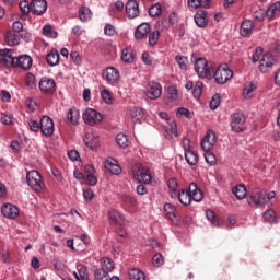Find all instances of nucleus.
<instances>
[{"label": "nucleus", "mask_w": 280, "mask_h": 280, "mask_svg": "<svg viewBox=\"0 0 280 280\" xmlns=\"http://www.w3.org/2000/svg\"><path fill=\"white\" fill-rule=\"evenodd\" d=\"M175 198H178V201L180 205H184V207H189V205H191V200L195 202H202L205 196L202 190L198 188V185H196V183H191L188 188L179 189L178 192H176Z\"/></svg>", "instance_id": "1"}, {"label": "nucleus", "mask_w": 280, "mask_h": 280, "mask_svg": "<svg viewBox=\"0 0 280 280\" xmlns=\"http://www.w3.org/2000/svg\"><path fill=\"white\" fill-rule=\"evenodd\" d=\"M34 61L32 60V57L28 55H22L19 57H14V50L9 49V54L7 56V67H14L23 69L24 71H30L32 69V65Z\"/></svg>", "instance_id": "2"}, {"label": "nucleus", "mask_w": 280, "mask_h": 280, "mask_svg": "<svg viewBox=\"0 0 280 280\" xmlns=\"http://www.w3.org/2000/svg\"><path fill=\"white\" fill-rule=\"evenodd\" d=\"M214 66L209 63L205 58H198L195 61V72L201 80H213Z\"/></svg>", "instance_id": "3"}, {"label": "nucleus", "mask_w": 280, "mask_h": 280, "mask_svg": "<svg viewBox=\"0 0 280 280\" xmlns=\"http://www.w3.org/2000/svg\"><path fill=\"white\" fill-rule=\"evenodd\" d=\"M247 202L249 207H254L255 209L266 207V205H268L266 191H264L261 188H254L249 195V198L247 199Z\"/></svg>", "instance_id": "4"}, {"label": "nucleus", "mask_w": 280, "mask_h": 280, "mask_svg": "<svg viewBox=\"0 0 280 280\" xmlns=\"http://www.w3.org/2000/svg\"><path fill=\"white\" fill-rule=\"evenodd\" d=\"M232 78L233 70H231L226 65H221L217 69L214 68L212 72V80L214 79L217 84H226Z\"/></svg>", "instance_id": "5"}, {"label": "nucleus", "mask_w": 280, "mask_h": 280, "mask_svg": "<svg viewBox=\"0 0 280 280\" xmlns=\"http://www.w3.org/2000/svg\"><path fill=\"white\" fill-rule=\"evenodd\" d=\"M27 185L33 189V191H43L45 189V182H43V176L37 171H31L26 175Z\"/></svg>", "instance_id": "6"}, {"label": "nucleus", "mask_w": 280, "mask_h": 280, "mask_svg": "<svg viewBox=\"0 0 280 280\" xmlns=\"http://www.w3.org/2000/svg\"><path fill=\"white\" fill-rule=\"evenodd\" d=\"M230 126L233 132H243L246 129V116L242 113L232 114Z\"/></svg>", "instance_id": "7"}, {"label": "nucleus", "mask_w": 280, "mask_h": 280, "mask_svg": "<svg viewBox=\"0 0 280 280\" xmlns=\"http://www.w3.org/2000/svg\"><path fill=\"white\" fill-rule=\"evenodd\" d=\"M133 178L138 180L139 183H144L145 185H149V183H152V174L150 173L149 168H143L142 166H136L132 170Z\"/></svg>", "instance_id": "8"}, {"label": "nucleus", "mask_w": 280, "mask_h": 280, "mask_svg": "<svg viewBox=\"0 0 280 280\" xmlns=\"http://www.w3.org/2000/svg\"><path fill=\"white\" fill-rule=\"evenodd\" d=\"M104 117L95 109L88 108L83 113V121L88 124V126H95L96 124H102Z\"/></svg>", "instance_id": "9"}, {"label": "nucleus", "mask_w": 280, "mask_h": 280, "mask_svg": "<svg viewBox=\"0 0 280 280\" xmlns=\"http://www.w3.org/2000/svg\"><path fill=\"white\" fill-rule=\"evenodd\" d=\"M163 94V86L159 82L151 81L147 84L145 95L149 100H159Z\"/></svg>", "instance_id": "10"}, {"label": "nucleus", "mask_w": 280, "mask_h": 280, "mask_svg": "<svg viewBox=\"0 0 280 280\" xmlns=\"http://www.w3.org/2000/svg\"><path fill=\"white\" fill-rule=\"evenodd\" d=\"M38 88L44 95H54L56 93V81L49 77H44L40 79Z\"/></svg>", "instance_id": "11"}, {"label": "nucleus", "mask_w": 280, "mask_h": 280, "mask_svg": "<svg viewBox=\"0 0 280 280\" xmlns=\"http://www.w3.org/2000/svg\"><path fill=\"white\" fill-rule=\"evenodd\" d=\"M102 77L108 84L115 85L119 82V70L114 67H108L103 70Z\"/></svg>", "instance_id": "12"}, {"label": "nucleus", "mask_w": 280, "mask_h": 280, "mask_svg": "<svg viewBox=\"0 0 280 280\" xmlns=\"http://www.w3.org/2000/svg\"><path fill=\"white\" fill-rule=\"evenodd\" d=\"M39 130L45 137L54 135V120L48 116H43L39 124Z\"/></svg>", "instance_id": "13"}, {"label": "nucleus", "mask_w": 280, "mask_h": 280, "mask_svg": "<svg viewBox=\"0 0 280 280\" xmlns=\"http://www.w3.org/2000/svg\"><path fill=\"white\" fill-rule=\"evenodd\" d=\"M275 65V57L271 54L262 55L260 59L259 70L261 73H268Z\"/></svg>", "instance_id": "14"}, {"label": "nucleus", "mask_w": 280, "mask_h": 280, "mask_svg": "<svg viewBox=\"0 0 280 280\" xmlns=\"http://www.w3.org/2000/svg\"><path fill=\"white\" fill-rule=\"evenodd\" d=\"M213 145H215V132L207 131L206 136L201 140L202 151L209 152L213 150Z\"/></svg>", "instance_id": "15"}, {"label": "nucleus", "mask_w": 280, "mask_h": 280, "mask_svg": "<svg viewBox=\"0 0 280 280\" xmlns=\"http://www.w3.org/2000/svg\"><path fill=\"white\" fill-rule=\"evenodd\" d=\"M31 12L37 16H42L47 12V1L45 0H32L31 2Z\"/></svg>", "instance_id": "16"}, {"label": "nucleus", "mask_w": 280, "mask_h": 280, "mask_svg": "<svg viewBox=\"0 0 280 280\" xmlns=\"http://www.w3.org/2000/svg\"><path fill=\"white\" fill-rule=\"evenodd\" d=\"M1 213L4 218L14 220V218L19 217V208L12 203H7V205L2 206Z\"/></svg>", "instance_id": "17"}, {"label": "nucleus", "mask_w": 280, "mask_h": 280, "mask_svg": "<svg viewBox=\"0 0 280 280\" xmlns=\"http://www.w3.org/2000/svg\"><path fill=\"white\" fill-rule=\"evenodd\" d=\"M83 141L90 150H97V147L100 145V137L93 132L85 133Z\"/></svg>", "instance_id": "18"}, {"label": "nucleus", "mask_w": 280, "mask_h": 280, "mask_svg": "<svg viewBox=\"0 0 280 280\" xmlns=\"http://www.w3.org/2000/svg\"><path fill=\"white\" fill-rule=\"evenodd\" d=\"M126 14L129 19L139 16V3L136 0H129L126 4Z\"/></svg>", "instance_id": "19"}, {"label": "nucleus", "mask_w": 280, "mask_h": 280, "mask_svg": "<svg viewBox=\"0 0 280 280\" xmlns=\"http://www.w3.org/2000/svg\"><path fill=\"white\" fill-rule=\"evenodd\" d=\"M105 170H107V172L110 174H115L116 176L121 174V166H119V164H117V160L113 158L105 161Z\"/></svg>", "instance_id": "20"}, {"label": "nucleus", "mask_w": 280, "mask_h": 280, "mask_svg": "<svg viewBox=\"0 0 280 280\" xmlns=\"http://www.w3.org/2000/svg\"><path fill=\"white\" fill-rule=\"evenodd\" d=\"M130 116L133 124H141L145 119V110L141 107H133L130 110Z\"/></svg>", "instance_id": "21"}, {"label": "nucleus", "mask_w": 280, "mask_h": 280, "mask_svg": "<svg viewBox=\"0 0 280 280\" xmlns=\"http://www.w3.org/2000/svg\"><path fill=\"white\" fill-rule=\"evenodd\" d=\"M254 27H255V24L253 23V21L250 20L243 21L240 28L241 36H243L244 38H248V36L253 34Z\"/></svg>", "instance_id": "22"}, {"label": "nucleus", "mask_w": 280, "mask_h": 280, "mask_svg": "<svg viewBox=\"0 0 280 280\" xmlns=\"http://www.w3.org/2000/svg\"><path fill=\"white\" fill-rule=\"evenodd\" d=\"M150 32H151L150 24L142 23L137 27L135 32V38H137V40H141V38H145V36L150 34Z\"/></svg>", "instance_id": "23"}, {"label": "nucleus", "mask_w": 280, "mask_h": 280, "mask_svg": "<svg viewBox=\"0 0 280 280\" xmlns=\"http://www.w3.org/2000/svg\"><path fill=\"white\" fill-rule=\"evenodd\" d=\"M67 121L72 126H78L80 124V110L75 107L70 108L67 113Z\"/></svg>", "instance_id": "24"}, {"label": "nucleus", "mask_w": 280, "mask_h": 280, "mask_svg": "<svg viewBox=\"0 0 280 280\" xmlns=\"http://www.w3.org/2000/svg\"><path fill=\"white\" fill-rule=\"evenodd\" d=\"M108 218L110 224H115V226H121L124 224V215H121V212L117 210L109 211Z\"/></svg>", "instance_id": "25"}, {"label": "nucleus", "mask_w": 280, "mask_h": 280, "mask_svg": "<svg viewBox=\"0 0 280 280\" xmlns=\"http://www.w3.org/2000/svg\"><path fill=\"white\" fill-rule=\"evenodd\" d=\"M167 124L170 127H166L164 137L166 139H172V135L178 137V129L176 128V121L174 119H167Z\"/></svg>", "instance_id": "26"}, {"label": "nucleus", "mask_w": 280, "mask_h": 280, "mask_svg": "<svg viewBox=\"0 0 280 280\" xmlns=\"http://www.w3.org/2000/svg\"><path fill=\"white\" fill-rule=\"evenodd\" d=\"M46 62L50 67H56V65L60 63V52L56 49H51V51L46 57Z\"/></svg>", "instance_id": "27"}, {"label": "nucleus", "mask_w": 280, "mask_h": 280, "mask_svg": "<svg viewBox=\"0 0 280 280\" xmlns=\"http://www.w3.org/2000/svg\"><path fill=\"white\" fill-rule=\"evenodd\" d=\"M195 23L198 27H207V11H198L195 14Z\"/></svg>", "instance_id": "28"}, {"label": "nucleus", "mask_w": 280, "mask_h": 280, "mask_svg": "<svg viewBox=\"0 0 280 280\" xmlns=\"http://www.w3.org/2000/svg\"><path fill=\"white\" fill-rule=\"evenodd\" d=\"M211 0H188V8L197 10V8H209Z\"/></svg>", "instance_id": "29"}, {"label": "nucleus", "mask_w": 280, "mask_h": 280, "mask_svg": "<svg viewBox=\"0 0 280 280\" xmlns=\"http://www.w3.org/2000/svg\"><path fill=\"white\" fill-rule=\"evenodd\" d=\"M164 212H165L166 218H168V220H171L172 222H174L176 220V218H178L176 215V207H174V205H172V203L164 205Z\"/></svg>", "instance_id": "30"}, {"label": "nucleus", "mask_w": 280, "mask_h": 280, "mask_svg": "<svg viewBox=\"0 0 280 280\" xmlns=\"http://www.w3.org/2000/svg\"><path fill=\"white\" fill-rule=\"evenodd\" d=\"M185 159L188 165H191V166L198 165L199 156H198V153L195 152L194 150L186 151Z\"/></svg>", "instance_id": "31"}, {"label": "nucleus", "mask_w": 280, "mask_h": 280, "mask_svg": "<svg viewBox=\"0 0 280 280\" xmlns=\"http://www.w3.org/2000/svg\"><path fill=\"white\" fill-rule=\"evenodd\" d=\"M232 194L236 196L237 200H244L246 198V186L240 184L232 188Z\"/></svg>", "instance_id": "32"}, {"label": "nucleus", "mask_w": 280, "mask_h": 280, "mask_svg": "<svg viewBox=\"0 0 280 280\" xmlns=\"http://www.w3.org/2000/svg\"><path fill=\"white\" fill-rule=\"evenodd\" d=\"M4 38H5L7 45H10L11 47H14L21 43V38H19V35L12 33L11 31H9L5 34Z\"/></svg>", "instance_id": "33"}, {"label": "nucleus", "mask_w": 280, "mask_h": 280, "mask_svg": "<svg viewBox=\"0 0 280 280\" xmlns=\"http://www.w3.org/2000/svg\"><path fill=\"white\" fill-rule=\"evenodd\" d=\"M101 270H105V272H113L115 270V264L108 257H104L101 259Z\"/></svg>", "instance_id": "34"}, {"label": "nucleus", "mask_w": 280, "mask_h": 280, "mask_svg": "<svg viewBox=\"0 0 280 280\" xmlns=\"http://www.w3.org/2000/svg\"><path fill=\"white\" fill-rule=\"evenodd\" d=\"M277 12H280V2H276V3L271 4L265 11V16H267V19H269V21H272V19H275V14H277Z\"/></svg>", "instance_id": "35"}, {"label": "nucleus", "mask_w": 280, "mask_h": 280, "mask_svg": "<svg viewBox=\"0 0 280 280\" xmlns=\"http://www.w3.org/2000/svg\"><path fill=\"white\" fill-rule=\"evenodd\" d=\"M121 60H122V62H127V65H130L135 61V55L132 54V48H124L122 49Z\"/></svg>", "instance_id": "36"}, {"label": "nucleus", "mask_w": 280, "mask_h": 280, "mask_svg": "<svg viewBox=\"0 0 280 280\" xmlns=\"http://www.w3.org/2000/svg\"><path fill=\"white\" fill-rule=\"evenodd\" d=\"M256 90L257 85H255V83H246L243 89V97H245V100H250Z\"/></svg>", "instance_id": "37"}, {"label": "nucleus", "mask_w": 280, "mask_h": 280, "mask_svg": "<svg viewBox=\"0 0 280 280\" xmlns=\"http://www.w3.org/2000/svg\"><path fill=\"white\" fill-rule=\"evenodd\" d=\"M165 100L166 102H176L178 100V90L176 86H168Z\"/></svg>", "instance_id": "38"}, {"label": "nucleus", "mask_w": 280, "mask_h": 280, "mask_svg": "<svg viewBox=\"0 0 280 280\" xmlns=\"http://www.w3.org/2000/svg\"><path fill=\"white\" fill-rule=\"evenodd\" d=\"M25 86L28 91H32L36 88V77L31 72H27L25 75Z\"/></svg>", "instance_id": "39"}, {"label": "nucleus", "mask_w": 280, "mask_h": 280, "mask_svg": "<svg viewBox=\"0 0 280 280\" xmlns=\"http://www.w3.org/2000/svg\"><path fill=\"white\" fill-rule=\"evenodd\" d=\"M129 279L130 280H145V273L143 271L133 268L129 270Z\"/></svg>", "instance_id": "40"}, {"label": "nucleus", "mask_w": 280, "mask_h": 280, "mask_svg": "<svg viewBox=\"0 0 280 280\" xmlns=\"http://www.w3.org/2000/svg\"><path fill=\"white\" fill-rule=\"evenodd\" d=\"M79 19L82 21V23H85V21H90L91 19V9L86 7H81L79 9Z\"/></svg>", "instance_id": "41"}, {"label": "nucleus", "mask_w": 280, "mask_h": 280, "mask_svg": "<svg viewBox=\"0 0 280 280\" xmlns=\"http://www.w3.org/2000/svg\"><path fill=\"white\" fill-rule=\"evenodd\" d=\"M202 89H205V83L201 81H197L195 86L192 88V95L196 100H200L202 95Z\"/></svg>", "instance_id": "42"}, {"label": "nucleus", "mask_w": 280, "mask_h": 280, "mask_svg": "<svg viewBox=\"0 0 280 280\" xmlns=\"http://www.w3.org/2000/svg\"><path fill=\"white\" fill-rule=\"evenodd\" d=\"M19 8L24 16H27V14L32 12V3H30L27 0L20 1Z\"/></svg>", "instance_id": "43"}, {"label": "nucleus", "mask_w": 280, "mask_h": 280, "mask_svg": "<svg viewBox=\"0 0 280 280\" xmlns=\"http://www.w3.org/2000/svg\"><path fill=\"white\" fill-rule=\"evenodd\" d=\"M264 220H266V222H269L270 224H275V222H277V217L275 214V210L269 209L266 212H264L262 214Z\"/></svg>", "instance_id": "44"}, {"label": "nucleus", "mask_w": 280, "mask_h": 280, "mask_svg": "<svg viewBox=\"0 0 280 280\" xmlns=\"http://www.w3.org/2000/svg\"><path fill=\"white\" fill-rule=\"evenodd\" d=\"M116 142L120 148H128L129 141H128V136L124 133H118L116 137Z\"/></svg>", "instance_id": "45"}, {"label": "nucleus", "mask_w": 280, "mask_h": 280, "mask_svg": "<svg viewBox=\"0 0 280 280\" xmlns=\"http://www.w3.org/2000/svg\"><path fill=\"white\" fill-rule=\"evenodd\" d=\"M206 218L212 222L213 226H220V220H218V217L213 210H206Z\"/></svg>", "instance_id": "46"}, {"label": "nucleus", "mask_w": 280, "mask_h": 280, "mask_svg": "<svg viewBox=\"0 0 280 280\" xmlns=\"http://www.w3.org/2000/svg\"><path fill=\"white\" fill-rule=\"evenodd\" d=\"M95 280H109L110 276H108V271H105L104 269H96L94 271Z\"/></svg>", "instance_id": "47"}, {"label": "nucleus", "mask_w": 280, "mask_h": 280, "mask_svg": "<svg viewBox=\"0 0 280 280\" xmlns=\"http://www.w3.org/2000/svg\"><path fill=\"white\" fill-rule=\"evenodd\" d=\"M205 161L208 163V165H215L218 163V158L211 152V151H206L203 154Z\"/></svg>", "instance_id": "48"}, {"label": "nucleus", "mask_w": 280, "mask_h": 280, "mask_svg": "<svg viewBox=\"0 0 280 280\" xmlns=\"http://www.w3.org/2000/svg\"><path fill=\"white\" fill-rule=\"evenodd\" d=\"M168 189H171V198L176 197V189H178V182L176 178H171L167 182Z\"/></svg>", "instance_id": "49"}, {"label": "nucleus", "mask_w": 280, "mask_h": 280, "mask_svg": "<svg viewBox=\"0 0 280 280\" xmlns=\"http://www.w3.org/2000/svg\"><path fill=\"white\" fill-rule=\"evenodd\" d=\"M43 34L44 36H47L48 38H56L58 36V33L54 31L51 25H45L43 27Z\"/></svg>", "instance_id": "50"}, {"label": "nucleus", "mask_w": 280, "mask_h": 280, "mask_svg": "<svg viewBox=\"0 0 280 280\" xmlns=\"http://www.w3.org/2000/svg\"><path fill=\"white\" fill-rule=\"evenodd\" d=\"M74 277L77 280H89V270L86 267H81L79 273L74 272Z\"/></svg>", "instance_id": "51"}, {"label": "nucleus", "mask_w": 280, "mask_h": 280, "mask_svg": "<svg viewBox=\"0 0 280 280\" xmlns=\"http://www.w3.org/2000/svg\"><path fill=\"white\" fill-rule=\"evenodd\" d=\"M163 12V9H161V4L155 3L149 9V15L154 16H161V13Z\"/></svg>", "instance_id": "52"}, {"label": "nucleus", "mask_w": 280, "mask_h": 280, "mask_svg": "<svg viewBox=\"0 0 280 280\" xmlns=\"http://www.w3.org/2000/svg\"><path fill=\"white\" fill-rule=\"evenodd\" d=\"M159 38H161V33L159 31H154L149 35V45L154 47L159 43Z\"/></svg>", "instance_id": "53"}, {"label": "nucleus", "mask_w": 280, "mask_h": 280, "mask_svg": "<svg viewBox=\"0 0 280 280\" xmlns=\"http://www.w3.org/2000/svg\"><path fill=\"white\" fill-rule=\"evenodd\" d=\"M1 121L3 124H5V126H13V124H14V116H12V114L7 112V113L2 114Z\"/></svg>", "instance_id": "54"}, {"label": "nucleus", "mask_w": 280, "mask_h": 280, "mask_svg": "<svg viewBox=\"0 0 280 280\" xmlns=\"http://www.w3.org/2000/svg\"><path fill=\"white\" fill-rule=\"evenodd\" d=\"M152 264L155 268H161L163 264H165V260H163L162 254H155L152 258Z\"/></svg>", "instance_id": "55"}, {"label": "nucleus", "mask_w": 280, "mask_h": 280, "mask_svg": "<svg viewBox=\"0 0 280 280\" xmlns=\"http://www.w3.org/2000/svg\"><path fill=\"white\" fill-rule=\"evenodd\" d=\"M221 96L220 94H214L212 100L210 101V108L211 110H215L218 106H220Z\"/></svg>", "instance_id": "56"}, {"label": "nucleus", "mask_w": 280, "mask_h": 280, "mask_svg": "<svg viewBox=\"0 0 280 280\" xmlns=\"http://www.w3.org/2000/svg\"><path fill=\"white\" fill-rule=\"evenodd\" d=\"M175 60L178 63V66L180 67V69H184V70L187 69V62H188L187 57L177 55L175 57Z\"/></svg>", "instance_id": "57"}, {"label": "nucleus", "mask_w": 280, "mask_h": 280, "mask_svg": "<svg viewBox=\"0 0 280 280\" xmlns=\"http://www.w3.org/2000/svg\"><path fill=\"white\" fill-rule=\"evenodd\" d=\"M101 97L106 104H113V96L110 95V92L108 90H103L101 92Z\"/></svg>", "instance_id": "58"}, {"label": "nucleus", "mask_w": 280, "mask_h": 280, "mask_svg": "<svg viewBox=\"0 0 280 280\" xmlns=\"http://www.w3.org/2000/svg\"><path fill=\"white\" fill-rule=\"evenodd\" d=\"M70 58H71V60L74 62V65H77V66L82 65V57H80V52H78V51H72V52L70 54Z\"/></svg>", "instance_id": "59"}, {"label": "nucleus", "mask_w": 280, "mask_h": 280, "mask_svg": "<svg viewBox=\"0 0 280 280\" xmlns=\"http://www.w3.org/2000/svg\"><path fill=\"white\" fill-rule=\"evenodd\" d=\"M9 54H10V49H8V48L0 50V63L1 65H7Z\"/></svg>", "instance_id": "60"}, {"label": "nucleus", "mask_w": 280, "mask_h": 280, "mask_svg": "<svg viewBox=\"0 0 280 280\" xmlns=\"http://www.w3.org/2000/svg\"><path fill=\"white\" fill-rule=\"evenodd\" d=\"M254 19L255 21H264L266 19V10L259 9L254 12Z\"/></svg>", "instance_id": "61"}, {"label": "nucleus", "mask_w": 280, "mask_h": 280, "mask_svg": "<svg viewBox=\"0 0 280 280\" xmlns=\"http://www.w3.org/2000/svg\"><path fill=\"white\" fill-rule=\"evenodd\" d=\"M264 54V49L261 47L256 48L255 52L253 54L252 61L254 65L256 62H259V58H261V55Z\"/></svg>", "instance_id": "62"}, {"label": "nucleus", "mask_w": 280, "mask_h": 280, "mask_svg": "<svg viewBox=\"0 0 280 280\" xmlns=\"http://www.w3.org/2000/svg\"><path fill=\"white\" fill-rule=\"evenodd\" d=\"M104 34L106 36H115V34H117V31L115 30V26L110 25V24H107L105 27H104Z\"/></svg>", "instance_id": "63"}, {"label": "nucleus", "mask_w": 280, "mask_h": 280, "mask_svg": "<svg viewBox=\"0 0 280 280\" xmlns=\"http://www.w3.org/2000/svg\"><path fill=\"white\" fill-rule=\"evenodd\" d=\"M122 201L125 205H128V207H135V205H137V199L131 196H124Z\"/></svg>", "instance_id": "64"}]
</instances>
